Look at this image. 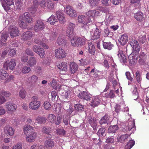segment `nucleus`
<instances>
[{
  "label": "nucleus",
  "mask_w": 149,
  "mask_h": 149,
  "mask_svg": "<svg viewBox=\"0 0 149 149\" xmlns=\"http://www.w3.org/2000/svg\"><path fill=\"white\" fill-rule=\"evenodd\" d=\"M33 22V18L29 13L25 12L22 15L19 16V24L22 28H26L28 26L27 23L31 24Z\"/></svg>",
  "instance_id": "1"
},
{
  "label": "nucleus",
  "mask_w": 149,
  "mask_h": 149,
  "mask_svg": "<svg viewBox=\"0 0 149 149\" xmlns=\"http://www.w3.org/2000/svg\"><path fill=\"white\" fill-rule=\"evenodd\" d=\"M16 65V61L15 59H11L10 60L6 59L3 66V68L6 70H8L9 68L10 70H13Z\"/></svg>",
  "instance_id": "2"
},
{
  "label": "nucleus",
  "mask_w": 149,
  "mask_h": 149,
  "mask_svg": "<svg viewBox=\"0 0 149 149\" xmlns=\"http://www.w3.org/2000/svg\"><path fill=\"white\" fill-rule=\"evenodd\" d=\"M40 105V102L38 100V97L33 96L32 98V101L29 104V108L33 110H37L39 109Z\"/></svg>",
  "instance_id": "3"
},
{
  "label": "nucleus",
  "mask_w": 149,
  "mask_h": 149,
  "mask_svg": "<svg viewBox=\"0 0 149 149\" xmlns=\"http://www.w3.org/2000/svg\"><path fill=\"white\" fill-rule=\"evenodd\" d=\"M70 41L72 45L74 47L82 45L85 43L84 39L78 37H74L71 39Z\"/></svg>",
  "instance_id": "4"
},
{
  "label": "nucleus",
  "mask_w": 149,
  "mask_h": 149,
  "mask_svg": "<svg viewBox=\"0 0 149 149\" xmlns=\"http://www.w3.org/2000/svg\"><path fill=\"white\" fill-rule=\"evenodd\" d=\"M48 119L49 121L52 123H54L55 125H58L61 123L62 118L60 116H57L56 118L54 115L52 114L48 115Z\"/></svg>",
  "instance_id": "5"
},
{
  "label": "nucleus",
  "mask_w": 149,
  "mask_h": 149,
  "mask_svg": "<svg viewBox=\"0 0 149 149\" xmlns=\"http://www.w3.org/2000/svg\"><path fill=\"white\" fill-rule=\"evenodd\" d=\"M75 24H74L70 22L68 24V27L66 30L67 36L71 38L74 36V29Z\"/></svg>",
  "instance_id": "6"
},
{
  "label": "nucleus",
  "mask_w": 149,
  "mask_h": 149,
  "mask_svg": "<svg viewBox=\"0 0 149 149\" xmlns=\"http://www.w3.org/2000/svg\"><path fill=\"white\" fill-rule=\"evenodd\" d=\"M45 28V25L41 19H38L36 21L34 26V30L37 32L43 30Z\"/></svg>",
  "instance_id": "7"
},
{
  "label": "nucleus",
  "mask_w": 149,
  "mask_h": 149,
  "mask_svg": "<svg viewBox=\"0 0 149 149\" xmlns=\"http://www.w3.org/2000/svg\"><path fill=\"white\" fill-rule=\"evenodd\" d=\"M102 97L101 96H93L91 99L90 105L94 108L100 104L101 101Z\"/></svg>",
  "instance_id": "8"
},
{
  "label": "nucleus",
  "mask_w": 149,
  "mask_h": 149,
  "mask_svg": "<svg viewBox=\"0 0 149 149\" xmlns=\"http://www.w3.org/2000/svg\"><path fill=\"white\" fill-rule=\"evenodd\" d=\"M8 32L12 38L18 36L19 35L18 27L15 25H11L9 27Z\"/></svg>",
  "instance_id": "9"
},
{
  "label": "nucleus",
  "mask_w": 149,
  "mask_h": 149,
  "mask_svg": "<svg viewBox=\"0 0 149 149\" xmlns=\"http://www.w3.org/2000/svg\"><path fill=\"white\" fill-rule=\"evenodd\" d=\"M66 54L65 50L61 48H58L55 50V57L57 59L65 58Z\"/></svg>",
  "instance_id": "10"
},
{
  "label": "nucleus",
  "mask_w": 149,
  "mask_h": 149,
  "mask_svg": "<svg viewBox=\"0 0 149 149\" xmlns=\"http://www.w3.org/2000/svg\"><path fill=\"white\" fill-rule=\"evenodd\" d=\"M129 42L131 46L132 47L133 50L138 53L140 50V47L138 41L134 39H130Z\"/></svg>",
  "instance_id": "11"
},
{
  "label": "nucleus",
  "mask_w": 149,
  "mask_h": 149,
  "mask_svg": "<svg viewBox=\"0 0 149 149\" xmlns=\"http://www.w3.org/2000/svg\"><path fill=\"white\" fill-rule=\"evenodd\" d=\"M77 96L79 98L86 101L89 100L91 97L90 94L86 91L80 92Z\"/></svg>",
  "instance_id": "12"
},
{
  "label": "nucleus",
  "mask_w": 149,
  "mask_h": 149,
  "mask_svg": "<svg viewBox=\"0 0 149 149\" xmlns=\"http://www.w3.org/2000/svg\"><path fill=\"white\" fill-rule=\"evenodd\" d=\"M65 9L66 14L70 17H74L77 16L76 11L71 6H68L66 7Z\"/></svg>",
  "instance_id": "13"
},
{
  "label": "nucleus",
  "mask_w": 149,
  "mask_h": 149,
  "mask_svg": "<svg viewBox=\"0 0 149 149\" xmlns=\"http://www.w3.org/2000/svg\"><path fill=\"white\" fill-rule=\"evenodd\" d=\"M56 15L58 19L61 24H64L65 22L64 15L62 10H58L56 12Z\"/></svg>",
  "instance_id": "14"
},
{
  "label": "nucleus",
  "mask_w": 149,
  "mask_h": 149,
  "mask_svg": "<svg viewBox=\"0 0 149 149\" xmlns=\"http://www.w3.org/2000/svg\"><path fill=\"white\" fill-rule=\"evenodd\" d=\"M5 106L7 110L10 112H13L17 108L13 102H8L5 104Z\"/></svg>",
  "instance_id": "15"
},
{
  "label": "nucleus",
  "mask_w": 149,
  "mask_h": 149,
  "mask_svg": "<svg viewBox=\"0 0 149 149\" xmlns=\"http://www.w3.org/2000/svg\"><path fill=\"white\" fill-rule=\"evenodd\" d=\"M32 36V32L28 31L24 32L21 35V38L24 40H28L30 39Z\"/></svg>",
  "instance_id": "16"
},
{
  "label": "nucleus",
  "mask_w": 149,
  "mask_h": 149,
  "mask_svg": "<svg viewBox=\"0 0 149 149\" xmlns=\"http://www.w3.org/2000/svg\"><path fill=\"white\" fill-rule=\"evenodd\" d=\"M4 131L5 133L7 136H13L14 134V129L9 125L6 126L5 127Z\"/></svg>",
  "instance_id": "17"
},
{
  "label": "nucleus",
  "mask_w": 149,
  "mask_h": 149,
  "mask_svg": "<svg viewBox=\"0 0 149 149\" xmlns=\"http://www.w3.org/2000/svg\"><path fill=\"white\" fill-rule=\"evenodd\" d=\"M139 64L141 65H144L146 60L147 55L143 52H141L139 55Z\"/></svg>",
  "instance_id": "18"
},
{
  "label": "nucleus",
  "mask_w": 149,
  "mask_h": 149,
  "mask_svg": "<svg viewBox=\"0 0 149 149\" xmlns=\"http://www.w3.org/2000/svg\"><path fill=\"white\" fill-rule=\"evenodd\" d=\"M100 12L98 11L95 10H90L86 13V15L88 17H91L93 18L99 15Z\"/></svg>",
  "instance_id": "19"
},
{
  "label": "nucleus",
  "mask_w": 149,
  "mask_h": 149,
  "mask_svg": "<svg viewBox=\"0 0 149 149\" xmlns=\"http://www.w3.org/2000/svg\"><path fill=\"white\" fill-rule=\"evenodd\" d=\"M138 56L135 55L132 56L130 55L128 56L130 65L131 66L135 65L137 61Z\"/></svg>",
  "instance_id": "20"
},
{
  "label": "nucleus",
  "mask_w": 149,
  "mask_h": 149,
  "mask_svg": "<svg viewBox=\"0 0 149 149\" xmlns=\"http://www.w3.org/2000/svg\"><path fill=\"white\" fill-rule=\"evenodd\" d=\"M118 55L121 63L124 64L127 63V59L125 56L123 54V51L119 50L118 52Z\"/></svg>",
  "instance_id": "21"
},
{
  "label": "nucleus",
  "mask_w": 149,
  "mask_h": 149,
  "mask_svg": "<svg viewBox=\"0 0 149 149\" xmlns=\"http://www.w3.org/2000/svg\"><path fill=\"white\" fill-rule=\"evenodd\" d=\"M134 17L137 21L139 22L142 21L144 18L143 13L140 11L134 14Z\"/></svg>",
  "instance_id": "22"
},
{
  "label": "nucleus",
  "mask_w": 149,
  "mask_h": 149,
  "mask_svg": "<svg viewBox=\"0 0 149 149\" xmlns=\"http://www.w3.org/2000/svg\"><path fill=\"white\" fill-rule=\"evenodd\" d=\"M100 72L99 70H97L95 68H94L90 71V76L93 78H97L100 76L99 73Z\"/></svg>",
  "instance_id": "23"
},
{
  "label": "nucleus",
  "mask_w": 149,
  "mask_h": 149,
  "mask_svg": "<svg viewBox=\"0 0 149 149\" xmlns=\"http://www.w3.org/2000/svg\"><path fill=\"white\" fill-rule=\"evenodd\" d=\"M101 35V31L97 28H96L93 34L91 35V39L93 40H97L100 38Z\"/></svg>",
  "instance_id": "24"
},
{
  "label": "nucleus",
  "mask_w": 149,
  "mask_h": 149,
  "mask_svg": "<svg viewBox=\"0 0 149 149\" xmlns=\"http://www.w3.org/2000/svg\"><path fill=\"white\" fill-rule=\"evenodd\" d=\"M103 46L104 48L110 50L113 47V45L111 42L104 40L103 41Z\"/></svg>",
  "instance_id": "25"
},
{
  "label": "nucleus",
  "mask_w": 149,
  "mask_h": 149,
  "mask_svg": "<svg viewBox=\"0 0 149 149\" xmlns=\"http://www.w3.org/2000/svg\"><path fill=\"white\" fill-rule=\"evenodd\" d=\"M78 66L74 62L70 63V70L72 74H74L77 70Z\"/></svg>",
  "instance_id": "26"
},
{
  "label": "nucleus",
  "mask_w": 149,
  "mask_h": 149,
  "mask_svg": "<svg viewBox=\"0 0 149 149\" xmlns=\"http://www.w3.org/2000/svg\"><path fill=\"white\" fill-rule=\"evenodd\" d=\"M128 39L127 36L126 34H124L121 35L119 41L121 45H124L127 43Z\"/></svg>",
  "instance_id": "27"
},
{
  "label": "nucleus",
  "mask_w": 149,
  "mask_h": 149,
  "mask_svg": "<svg viewBox=\"0 0 149 149\" xmlns=\"http://www.w3.org/2000/svg\"><path fill=\"white\" fill-rule=\"evenodd\" d=\"M51 86L54 89H59L60 87V85L58 83H57L55 79H52L50 82Z\"/></svg>",
  "instance_id": "28"
},
{
  "label": "nucleus",
  "mask_w": 149,
  "mask_h": 149,
  "mask_svg": "<svg viewBox=\"0 0 149 149\" xmlns=\"http://www.w3.org/2000/svg\"><path fill=\"white\" fill-rule=\"evenodd\" d=\"M88 123L90 124L94 130H96L97 129V123L96 120L91 117L89 118L88 119Z\"/></svg>",
  "instance_id": "29"
},
{
  "label": "nucleus",
  "mask_w": 149,
  "mask_h": 149,
  "mask_svg": "<svg viewBox=\"0 0 149 149\" xmlns=\"http://www.w3.org/2000/svg\"><path fill=\"white\" fill-rule=\"evenodd\" d=\"M26 135V140L29 142H32L33 140H34L36 137V134L34 132L30 134H27Z\"/></svg>",
  "instance_id": "30"
},
{
  "label": "nucleus",
  "mask_w": 149,
  "mask_h": 149,
  "mask_svg": "<svg viewBox=\"0 0 149 149\" xmlns=\"http://www.w3.org/2000/svg\"><path fill=\"white\" fill-rule=\"evenodd\" d=\"M36 61L34 57H30L27 63V65L30 67H33L36 64Z\"/></svg>",
  "instance_id": "31"
},
{
  "label": "nucleus",
  "mask_w": 149,
  "mask_h": 149,
  "mask_svg": "<svg viewBox=\"0 0 149 149\" xmlns=\"http://www.w3.org/2000/svg\"><path fill=\"white\" fill-rule=\"evenodd\" d=\"M130 136V135L127 134L122 135L118 137L117 138L118 141L119 142L123 143L127 141L128 138Z\"/></svg>",
  "instance_id": "32"
},
{
  "label": "nucleus",
  "mask_w": 149,
  "mask_h": 149,
  "mask_svg": "<svg viewBox=\"0 0 149 149\" xmlns=\"http://www.w3.org/2000/svg\"><path fill=\"white\" fill-rule=\"evenodd\" d=\"M66 131L63 128H58L56 130V134L61 136H64L66 133Z\"/></svg>",
  "instance_id": "33"
},
{
  "label": "nucleus",
  "mask_w": 149,
  "mask_h": 149,
  "mask_svg": "<svg viewBox=\"0 0 149 149\" xmlns=\"http://www.w3.org/2000/svg\"><path fill=\"white\" fill-rule=\"evenodd\" d=\"M34 132V130L33 128V127L30 125H27L24 128V132L25 134H30Z\"/></svg>",
  "instance_id": "34"
},
{
  "label": "nucleus",
  "mask_w": 149,
  "mask_h": 149,
  "mask_svg": "<svg viewBox=\"0 0 149 149\" xmlns=\"http://www.w3.org/2000/svg\"><path fill=\"white\" fill-rule=\"evenodd\" d=\"M110 117L107 115H105L103 117L100 121V123L101 125L106 124L109 122Z\"/></svg>",
  "instance_id": "35"
},
{
  "label": "nucleus",
  "mask_w": 149,
  "mask_h": 149,
  "mask_svg": "<svg viewBox=\"0 0 149 149\" xmlns=\"http://www.w3.org/2000/svg\"><path fill=\"white\" fill-rule=\"evenodd\" d=\"M47 120L45 117L39 116L37 117L36 119V122L40 124H44Z\"/></svg>",
  "instance_id": "36"
},
{
  "label": "nucleus",
  "mask_w": 149,
  "mask_h": 149,
  "mask_svg": "<svg viewBox=\"0 0 149 149\" xmlns=\"http://www.w3.org/2000/svg\"><path fill=\"white\" fill-rule=\"evenodd\" d=\"M8 77V73L3 69H0V79L4 80L6 79Z\"/></svg>",
  "instance_id": "37"
},
{
  "label": "nucleus",
  "mask_w": 149,
  "mask_h": 149,
  "mask_svg": "<svg viewBox=\"0 0 149 149\" xmlns=\"http://www.w3.org/2000/svg\"><path fill=\"white\" fill-rule=\"evenodd\" d=\"M57 43L59 45L63 46L66 44V41L63 39V37L61 36H59L57 39Z\"/></svg>",
  "instance_id": "38"
},
{
  "label": "nucleus",
  "mask_w": 149,
  "mask_h": 149,
  "mask_svg": "<svg viewBox=\"0 0 149 149\" xmlns=\"http://www.w3.org/2000/svg\"><path fill=\"white\" fill-rule=\"evenodd\" d=\"M38 80V77L36 75H33L28 78V81L30 84H34Z\"/></svg>",
  "instance_id": "39"
},
{
  "label": "nucleus",
  "mask_w": 149,
  "mask_h": 149,
  "mask_svg": "<svg viewBox=\"0 0 149 149\" xmlns=\"http://www.w3.org/2000/svg\"><path fill=\"white\" fill-rule=\"evenodd\" d=\"M48 21L52 25H54L58 22V21L54 15H52L48 19Z\"/></svg>",
  "instance_id": "40"
},
{
  "label": "nucleus",
  "mask_w": 149,
  "mask_h": 149,
  "mask_svg": "<svg viewBox=\"0 0 149 149\" xmlns=\"http://www.w3.org/2000/svg\"><path fill=\"white\" fill-rule=\"evenodd\" d=\"M118 129V127L117 125H115L113 126H110L108 129V132L109 133H115Z\"/></svg>",
  "instance_id": "41"
},
{
  "label": "nucleus",
  "mask_w": 149,
  "mask_h": 149,
  "mask_svg": "<svg viewBox=\"0 0 149 149\" xmlns=\"http://www.w3.org/2000/svg\"><path fill=\"white\" fill-rule=\"evenodd\" d=\"M88 51L91 54L94 53L95 51L94 45L91 42L88 44Z\"/></svg>",
  "instance_id": "42"
},
{
  "label": "nucleus",
  "mask_w": 149,
  "mask_h": 149,
  "mask_svg": "<svg viewBox=\"0 0 149 149\" xmlns=\"http://www.w3.org/2000/svg\"><path fill=\"white\" fill-rule=\"evenodd\" d=\"M58 67L62 71H66L67 70L66 63L65 62H63L59 64Z\"/></svg>",
  "instance_id": "43"
},
{
  "label": "nucleus",
  "mask_w": 149,
  "mask_h": 149,
  "mask_svg": "<svg viewBox=\"0 0 149 149\" xmlns=\"http://www.w3.org/2000/svg\"><path fill=\"white\" fill-rule=\"evenodd\" d=\"M75 109L80 112L83 111L84 107V106L80 104H76L74 106Z\"/></svg>",
  "instance_id": "44"
},
{
  "label": "nucleus",
  "mask_w": 149,
  "mask_h": 149,
  "mask_svg": "<svg viewBox=\"0 0 149 149\" xmlns=\"http://www.w3.org/2000/svg\"><path fill=\"white\" fill-rule=\"evenodd\" d=\"M45 144L47 147L52 148L54 146V142L51 140H48L46 141Z\"/></svg>",
  "instance_id": "45"
},
{
  "label": "nucleus",
  "mask_w": 149,
  "mask_h": 149,
  "mask_svg": "<svg viewBox=\"0 0 149 149\" xmlns=\"http://www.w3.org/2000/svg\"><path fill=\"white\" fill-rule=\"evenodd\" d=\"M134 144L135 142L134 140H130L125 146V149H130L133 147Z\"/></svg>",
  "instance_id": "46"
},
{
  "label": "nucleus",
  "mask_w": 149,
  "mask_h": 149,
  "mask_svg": "<svg viewBox=\"0 0 149 149\" xmlns=\"http://www.w3.org/2000/svg\"><path fill=\"white\" fill-rule=\"evenodd\" d=\"M135 78L136 81L138 83L140 82L142 80L141 74L138 70L136 71L135 72Z\"/></svg>",
  "instance_id": "47"
},
{
  "label": "nucleus",
  "mask_w": 149,
  "mask_h": 149,
  "mask_svg": "<svg viewBox=\"0 0 149 149\" xmlns=\"http://www.w3.org/2000/svg\"><path fill=\"white\" fill-rule=\"evenodd\" d=\"M51 131V128L48 126H44L43 127L42 132L43 133L48 134Z\"/></svg>",
  "instance_id": "48"
},
{
  "label": "nucleus",
  "mask_w": 149,
  "mask_h": 149,
  "mask_svg": "<svg viewBox=\"0 0 149 149\" xmlns=\"http://www.w3.org/2000/svg\"><path fill=\"white\" fill-rule=\"evenodd\" d=\"M8 37V35L7 32H3L1 35V42H5L7 40V38Z\"/></svg>",
  "instance_id": "49"
},
{
  "label": "nucleus",
  "mask_w": 149,
  "mask_h": 149,
  "mask_svg": "<svg viewBox=\"0 0 149 149\" xmlns=\"http://www.w3.org/2000/svg\"><path fill=\"white\" fill-rule=\"evenodd\" d=\"M38 9V7L37 6L34 5L29 9V11L32 14H35L36 12Z\"/></svg>",
  "instance_id": "50"
},
{
  "label": "nucleus",
  "mask_w": 149,
  "mask_h": 149,
  "mask_svg": "<svg viewBox=\"0 0 149 149\" xmlns=\"http://www.w3.org/2000/svg\"><path fill=\"white\" fill-rule=\"evenodd\" d=\"M26 91L24 89L21 90L19 92V96L21 98L24 99L26 96Z\"/></svg>",
  "instance_id": "51"
},
{
  "label": "nucleus",
  "mask_w": 149,
  "mask_h": 149,
  "mask_svg": "<svg viewBox=\"0 0 149 149\" xmlns=\"http://www.w3.org/2000/svg\"><path fill=\"white\" fill-rule=\"evenodd\" d=\"M105 131V129L104 128H101L98 130L97 134L99 137H102Z\"/></svg>",
  "instance_id": "52"
},
{
  "label": "nucleus",
  "mask_w": 149,
  "mask_h": 149,
  "mask_svg": "<svg viewBox=\"0 0 149 149\" xmlns=\"http://www.w3.org/2000/svg\"><path fill=\"white\" fill-rule=\"evenodd\" d=\"M43 105L45 109L46 110L50 109L51 108V105L48 101H45Z\"/></svg>",
  "instance_id": "53"
},
{
  "label": "nucleus",
  "mask_w": 149,
  "mask_h": 149,
  "mask_svg": "<svg viewBox=\"0 0 149 149\" xmlns=\"http://www.w3.org/2000/svg\"><path fill=\"white\" fill-rule=\"evenodd\" d=\"M37 54L39 55L40 57L41 58H45L46 56L45 51L43 48L41 49V50H40V51H39Z\"/></svg>",
  "instance_id": "54"
},
{
  "label": "nucleus",
  "mask_w": 149,
  "mask_h": 149,
  "mask_svg": "<svg viewBox=\"0 0 149 149\" xmlns=\"http://www.w3.org/2000/svg\"><path fill=\"white\" fill-rule=\"evenodd\" d=\"M42 48L40 46L36 45L33 46L32 48L34 52L37 54Z\"/></svg>",
  "instance_id": "55"
},
{
  "label": "nucleus",
  "mask_w": 149,
  "mask_h": 149,
  "mask_svg": "<svg viewBox=\"0 0 149 149\" xmlns=\"http://www.w3.org/2000/svg\"><path fill=\"white\" fill-rule=\"evenodd\" d=\"M114 91L113 90H110L109 93L107 95V97L110 98H113L115 96Z\"/></svg>",
  "instance_id": "56"
},
{
  "label": "nucleus",
  "mask_w": 149,
  "mask_h": 149,
  "mask_svg": "<svg viewBox=\"0 0 149 149\" xmlns=\"http://www.w3.org/2000/svg\"><path fill=\"white\" fill-rule=\"evenodd\" d=\"M31 70V69L29 67L25 66L23 67L22 72L23 73L26 74L29 73Z\"/></svg>",
  "instance_id": "57"
},
{
  "label": "nucleus",
  "mask_w": 149,
  "mask_h": 149,
  "mask_svg": "<svg viewBox=\"0 0 149 149\" xmlns=\"http://www.w3.org/2000/svg\"><path fill=\"white\" fill-rule=\"evenodd\" d=\"M60 91L61 92V95L64 97V98H65L66 99L67 98L68 96V91L63 90H61Z\"/></svg>",
  "instance_id": "58"
},
{
  "label": "nucleus",
  "mask_w": 149,
  "mask_h": 149,
  "mask_svg": "<svg viewBox=\"0 0 149 149\" xmlns=\"http://www.w3.org/2000/svg\"><path fill=\"white\" fill-rule=\"evenodd\" d=\"M125 75L127 79L130 81H132L133 80V77L131 75L130 73L129 72H127L125 73Z\"/></svg>",
  "instance_id": "59"
},
{
  "label": "nucleus",
  "mask_w": 149,
  "mask_h": 149,
  "mask_svg": "<svg viewBox=\"0 0 149 149\" xmlns=\"http://www.w3.org/2000/svg\"><path fill=\"white\" fill-rule=\"evenodd\" d=\"M22 144L21 143H18L12 148V149H22Z\"/></svg>",
  "instance_id": "60"
},
{
  "label": "nucleus",
  "mask_w": 149,
  "mask_h": 149,
  "mask_svg": "<svg viewBox=\"0 0 149 149\" xmlns=\"http://www.w3.org/2000/svg\"><path fill=\"white\" fill-rule=\"evenodd\" d=\"M1 95L4 97H9L11 94L10 93L8 92L2 91L1 93Z\"/></svg>",
  "instance_id": "61"
},
{
  "label": "nucleus",
  "mask_w": 149,
  "mask_h": 149,
  "mask_svg": "<svg viewBox=\"0 0 149 149\" xmlns=\"http://www.w3.org/2000/svg\"><path fill=\"white\" fill-rule=\"evenodd\" d=\"M39 4L41 8H45L46 7L47 3L45 0H41Z\"/></svg>",
  "instance_id": "62"
},
{
  "label": "nucleus",
  "mask_w": 149,
  "mask_h": 149,
  "mask_svg": "<svg viewBox=\"0 0 149 149\" xmlns=\"http://www.w3.org/2000/svg\"><path fill=\"white\" fill-rule=\"evenodd\" d=\"M9 52V55L11 56H14L16 54V51L15 49H10L8 50Z\"/></svg>",
  "instance_id": "63"
},
{
  "label": "nucleus",
  "mask_w": 149,
  "mask_h": 149,
  "mask_svg": "<svg viewBox=\"0 0 149 149\" xmlns=\"http://www.w3.org/2000/svg\"><path fill=\"white\" fill-rule=\"evenodd\" d=\"M25 52V53L28 55L32 56L34 55L33 52L29 48H27L26 49Z\"/></svg>",
  "instance_id": "64"
}]
</instances>
